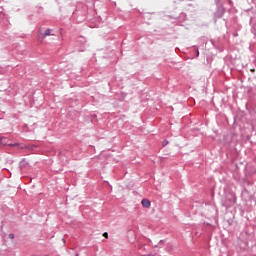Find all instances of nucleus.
<instances>
[{"instance_id":"obj_1","label":"nucleus","mask_w":256,"mask_h":256,"mask_svg":"<svg viewBox=\"0 0 256 256\" xmlns=\"http://www.w3.org/2000/svg\"><path fill=\"white\" fill-rule=\"evenodd\" d=\"M237 201V198L233 194H229L226 196V198L223 200V206L226 207V209H229V207H233Z\"/></svg>"},{"instance_id":"obj_2","label":"nucleus","mask_w":256,"mask_h":256,"mask_svg":"<svg viewBox=\"0 0 256 256\" xmlns=\"http://www.w3.org/2000/svg\"><path fill=\"white\" fill-rule=\"evenodd\" d=\"M225 15V8L223 6H218L216 12L214 13L215 19H221Z\"/></svg>"},{"instance_id":"obj_3","label":"nucleus","mask_w":256,"mask_h":256,"mask_svg":"<svg viewBox=\"0 0 256 256\" xmlns=\"http://www.w3.org/2000/svg\"><path fill=\"white\" fill-rule=\"evenodd\" d=\"M142 207H145L146 209H149L151 207V201L149 199H142Z\"/></svg>"},{"instance_id":"obj_4","label":"nucleus","mask_w":256,"mask_h":256,"mask_svg":"<svg viewBox=\"0 0 256 256\" xmlns=\"http://www.w3.org/2000/svg\"><path fill=\"white\" fill-rule=\"evenodd\" d=\"M0 145H9V139L7 137H0Z\"/></svg>"},{"instance_id":"obj_5","label":"nucleus","mask_w":256,"mask_h":256,"mask_svg":"<svg viewBox=\"0 0 256 256\" xmlns=\"http://www.w3.org/2000/svg\"><path fill=\"white\" fill-rule=\"evenodd\" d=\"M49 35H52L51 34V29H47L44 34L42 35V39H45V37H49Z\"/></svg>"},{"instance_id":"obj_6","label":"nucleus","mask_w":256,"mask_h":256,"mask_svg":"<svg viewBox=\"0 0 256 256\" xmlns=\"http://www.w3.org/2000/svg\"><path fill=\"white\" fill-rule=\"evenodd\" d=\"M27 165V160L26 159H23L21 162H20V167L21 169H23V167H26Z\"/></svg>"},{"instance_id":"obj_7","label":"nucleus","mask_w":256,"mask_h":256,"mask_svg":"<svg viewBox=\"0 0 256 256\" xmlns=\"http://www.w3.org/2000/svg\"><path fill=\"white\" fill-rule=\"evenodd\" d=\"M34 147L35 146L28 145V146H21L20 149H30V151H33Z\"/></svg>"},{"instance_id":"obj_8","label":"nucleus","mask_w":256,"mask_h":256,"mask_svg":"<svg viewBox=\"0 0 256 256\" xmlns=\"http://www.w3.org/2000/svg\"><path fill=\"white\" fill-rule=\"evenodd\" d=\"M165 245V240H160L158 245H154V247H163Z\"/></svg>"},{"instance_id":"obj_9","label":"nucleus","mask_w":256,"mask_h":256,"mask_svg":"<svg viewBox=\"0 0 256 256\" xmlns=\"http://www.w3.org/2000/svg\"><path fill=\"white\" fill-rule=\"evenodd\" d=\"M167 145H169V141L164 140V141L162 142V147H167Z\"/></svg>"},{"instance_id":"obj_10","label":"nucleus","mask_w":256,"mask_h":256,"mask_svg":"<svg viewBox=\"0 0 256 256\" xmlns=\"http://www.w3.org/2000/svg\"><path fill=\"white\" fill-rule=\"evenodd\" d=\"M9 147H19V143L8 144Z\"/></svg>"},{"instance_id":"obj_11","label":"nucleus","mask_w":256,"mask_h":256,"mask_svg":"<svg viewBox=\"0 0 256 256\" xmlns=\"http://www.w3.org/2000/svg\"><path fill=\"white\" fill-rule=\"evenodd\" d=\"M103 237H105L107 239L109 237V234L107 232H104Z\"/></svg>"},{"instance_id":"obj_12","label":"nucleus","mask_w":256,"mask_h":256,"mask_svg":"<svg viewBox=\"0 0 256 256\" xmlns=\"http://www.w3.org/2000/svg\"><path fill=\"white\" fill-rule=\"evenodd\" d=\"M9 239H15V234H9Z\"/></svg>"},{"instance_id":"obj_13","label":"nucleus","mask_w":256,"mask_h":256,"mask_svg":"<svg viewBox=\"0 0 256 256\" xmlns=\"http://www.w3.org/2000/svg\"><path fill=\"white\" fill-rule=\"evenodd\" d=\"M196 57H199V49H196Z\"/></svg>"},{"instance_id":"obj_14","label":"nucleus","mask_w":256,"mask_h":256,"mask_svg":"<svg viewBox=\"0 0 256 256\" xmlns=\"http://www.w3.org/2000/svg\"><path fill=\"white\" fill-rule=\"evenodd\" d=\"M140 249H145V245H141V246H140Z\"/></svg>"},{"instance_id":"obj_15","label":"nucleus","mask_w":256,"mask_h":256,"mask_svg":"<svg viewBox=\"0 0 256 256\" xmlns=\"http://www.w3.org/2000/svg\"><path fill=\"white\" fill-rule=\"evenodd\" d=\"M62 242H64V243H65V239H63V240H62Z\"/></svg>"}]
</instances>
